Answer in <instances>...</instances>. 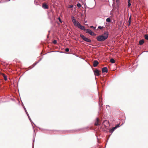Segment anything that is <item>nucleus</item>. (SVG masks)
I'll list each match as a JSON object with an SVG mask.
<instances>
[{"instance_id": "nucleus-1", "label": "nucleus", "mask_w": 148, "mask_h": 148, "mask_svg": "<svg viewBox=\"0 0 148 148\" xmlns=\"http://www.w3.org/2000/svg\"><path fill=\"white\" fill-rule=\"evenodd\" d=\"M71 19L74 25L81 30L86 31V33L89 34L91 36H95L96 34L94 33L92 30L90 29H86L84 26L82 25L81 24L75 19L73 16H71Z\"/></svg>"}, {"instance_id": "nucleus-2", "label": "nucleus", "mask_w": 148, "mask_h": 148, "mask_svg": "<svg viewBox=\"0 0 148 148\" xmlns=\"http://www.w3.org/2000/svg\"><path fill=\"white\" fill-rule=\"evenodd\" d=\"M108 31H105L103 34L100 35L96 37L97 40L99 42H103L108 38Z\"/></svg>"}, {"instance_id": "nucleus-3", "label": "nucleus", "mask_w": 148, "mask_h": 148, "mask_svg": "<svg viewBox=\"0 0 148 148\" xmlns=\"http://www.w3.org/2000/svg\"><path fill=\"white\" fill-rule=\"evenodd\" d=\"M80 37L84 41L86 42L91 43L92 42V40L91 39L81 34H80Z\"/></svg>"}, {"instance_id": "nucleus-4", "label": "nucleus", "mask_w": 148, "mask_h": 148, "mask_svg": "<svg viewBox=\"0 0 148 148\" xmlns=\"http://www.w3.org/2000/svg\"><path fill=\"white\" fill-rule=\"evenodd\" d=\"M88 128V127H85L79 129H75L73 130H70V131L72 133L75 132H78L82 130H84V129H87Z\"/></svg>"}, {"instance_id": "nucleus-5", "label": "nucleus", "mask_w": 148, "mask_h": 148, "mask_svg": "<svg viewBox=\"0 0 148 148\" xmlns=\"http://www.w3.org/2000/svg\"><path fill=\"white\" fill-rule=\"evenodd\" d=\"M94 73L95 76H99L100 75V71L98 69H96L93 71Z\"/></svg>"}, {"instance_id": "nucleus-6", "label": "nucleus", "mask_w": 148, "mask_h": 148, "mask_svg": "<svg viewBox=\"0 0 148 148\" xmlns=\"http://www.w3.org/2000/svg\"><path fill=\"white\" fill-rule=\"evenodd\" d=\"M32 126H33V130H34V134H33V143H32V148H34V140H35V136H36V133H35V131L34 130V126L32 125Z\"/></svg>"}, {"instance_id": "nucleus-7", "label": "nucleus", "mask_w": 148, "mask_h": 148, "mask_svg": "<svg viewBox=\"0 0 148 148\" xmlns=\"http://www.w3.org/2000/svg\"><path fill=\"white\" fill-rule=\"evenodd\" d=\"M42 7L45 9H48L49 8L48 5L45 3H43L42 4Z\"/></svg>"}, {"instance_id": "nucleus-8", "label": "nucleus", "mask_w": 148, "mask_h": 148, "mask_svg": "<svg viewBox=\"0 0 148 148\" xmlns=\"http://www.w3.org/2000/svg\"><path fill=\"white\" fill-rule=\"evenodd\" d=\"M103 125L105 127L107 126V125L109 124V122L108 120H105L103 122Z\"/></svg>"}, {"instance_id": "nucleus-9", "label": "nucleus", "mask_w": 148, "mask_h": 148, "mask_svg": "<svg viewBox=\"0 0 148 148\" xmlns=\"http://www.w3.org/2000/svg\"><path fill=\"white\" fill-rule=\"evenodd\" d=\"M102 73H107L108 72V69L106 67H103L102 69Z\"/></svg>"}, {"instance_id": "nucleus-10", "label": "nucleus", "mask_w": 148, "mask_h": 148, "mask_svg": "<svg viewBox=\"0 0 148 148\" xmlns=\"http://www.w3.org/2000/svg\"><path fill=\"white\" fill-rule=\"evenodd\" d=\"M99 63V62L97 60H94V61L93 63V66L94 67H97V65Z\"/></svg>"}, {"instance_id": "nucleus-11", "label": "nucleus", "mask_w": 148, "mask_h": 148, "mask_svg": "<svg viewBox=\"0 0 148 148\" xmlns=\"http://www.w3.org/2000/svg\"><path fill=\"white\" fill-rule=\"evenodd\" d=\"M100 125L99 121L98 118L96 119V121L95 123V126H98Z\"/></svg>"}, {"instance_id": "nucleus-12", "label": "nucleus", "mask_w": 148, "mask_h": 148, "mask_svg": "<svg viewBox=\"0 0 148 148\" xmlns=\"http://www.w3.org/2000/svg\"><path fill=\"white\" fill-rule=\"evenodd\" d=\"M99 109L100 110H101V107L103 105V104L102 103L101 104V100H100V96H99Z\"/></svg>"}, {"instance_id": "nucleus-13", "label": "nucleus", "mask_w": 148, "mask_h": 148, "mask_svg": "<svg viewBox=\"0 0 148 148\" xmlns=\"http://www.w3.org/2000/svg\"><path fill=\"white\" fill-rule=\"evenodd\" d=\"M144 42V41L143 39L140 40L139 41V45H142Z\"/></svg>"}, {"instance_id": "nucleus-14", "label": "nucleus", "mask_w": 148, "mask_h": 148, "mask_svg": "<svg viewBox=\"0 0 148 148\" xmlns=\"http://www.w3.org/2000/svg\"><path fill=\"white\" fill-rule=\"evenodd\" d=\"M89 0L91 2L92 4V3L94 4V3H95V5H94V6L93 7H92V8H91V9H92L93 8H94L95 7V6L96 4L95 1V0Z\"/></svg>"}, {"instance_id": "nucleus-15", "label": "nucleus", "mask_w": 148, "mask_h": 148, "mask_svg": "<svg viewBox=\"0 0 148 148\" xmlns=\"http://www.w3.org/2000/svg\"><path fill=\"white\" fill-rule=\"evenodd\" d=\"M120 126L119 125V124H118L115 126V127H113V129L115 130L117 128L119 127Z\"/></svg>"}, {"instance_id": "nucleus-16", "label": "nucleus", "mask_w": 148, "mask_h": 148, "mask_svg": "<svg viewBox=\"0 0 148 148\" xmlns=\"http://www.w3.org/2000/svg\"><path fill=\"white\" fill-rule=\"evenodd\" d=\"M34 4L36 5H39L40 4V2L39 1H37L36 0H35L34 1Z\"/></svg>"}, {"instance_id": "nucleus-17", "label": "nucleus", "mask_w": 148, "mask_h": 148, "mask_svg": "<svg viewBox=\"0 0 148 148\" xmlns=\"http://www.w3.org/2000/svg\"><path fill=\"white\" fill-rule=\"evenodd\" d=\"M22 105L23 106V108H24V109L26 114L27 115H28L29 114H28V112H27L25 108V106H24L23 104V103L22 104Z\"/></svg>"}, {"instance_id": "nucleus-18", "label": "nucleus", "mask_w": 148, "mask_h": 148, "mask_svg": "<svg viewBox=\"0 0 148 148\" xmlns=\"http://www.w3.org/2000/svg\"><path fill=\"white\" fill-rule=\"evenodd\" d=\"M28 118V119H29V121H30L32 123H33L34 124V125H35V126H36V125L32 122V120L31 118H30V116H29V114H28V115H27Z\"/></svg>"}, {"instance_id": "nucleus-19", "label": "nucleus", "mask_w": 148, "mask_h": 148, "mask_svg": "<svg viewBox=\"0 0 148 148\" xmlns=\"http://www.w3.org/2000/svg\"><path fill=\"white\" fill-rule=\"evenodd\" d=\"M110 62L111 63L113 64L115 63V60L114 59L111 58L110 60Z\"/></svg>"}, {"instance_id": "nucleus-20", "label": "nucleus", "mask_w": 148, "mask_h": 148, "mask_svg": "<svg viewBox=\"0 0 148 148\" xmlns=\"http://www.w3.org/2000/svg\"><path fill=\"white\" fill-rule=\"evenodd\" d=\"M106 21L108 23H110L111 22V19L110 18H107L106 20Z\"/></svg>"}, {"instance_id": "nucleus-21", "label": "nucleus", "mask_w": 148, "mask_h": 148, "mask_svg": "<svg viewBox=\"0 0 148 148\" xmlns=\"http://www.w3.org/2000/svg\"><path fill=\"white\" fill-rule=\"evenodd\" d=\"M3 76L4 79L5 81H6L7 80V76L6 75H5L3 74Z\"/></svg>"}, {"instance_id": "nucleus-22", "label": "nucleus", "mask_w": 148, "mask_h": 148, "mask_svg": "<svg viewBox=\"0 0 148 148\" xmlns=\"http://www.w3.org/2000/svg\"><path fill=\"white\" fill-rule=\"evenodd\" d=\"M39 62V61H38L37 62H35L32 65L33 67L32 68L34 67L35 65H36Z\"/></svg>"}, {"instance_id": "nucleus-23", "label": "nucleus", "mask_w": 148, "mask_h": 148, "mask_svg": "<svg viewBox=\"0 0 148 148\" xmlns=\"http://www.w3.org/2000/svg\"><path fill=\"white\" fill-rule=\"evenodd\" d=\"M145 38L147 40H148V35L147 34H145L144 36Z\"/></svg>"}, {"instance_id": "nucleus-24", "label": "nucleus", "mask_w": 148, "mask_h": 148, "mask_svg": "<svg viewBox=\"0 0 148 148\" xmlns=\"http://www.w3.org/2000/svg\"><path fill=\"white\" fill-rule=\"evenodd\" d=\"M114 131V130L113 129V128H112L110 129L109 132L110 133H112Z\"/></svg>"}, {"instance_id": "nucleus-25", "label": "nucleus", "mask_w": 148, "mask_h": 148, "mask_svg": "<svg viewBox=\"0 0 148 148\" xmlns=\"http://www.w3.org/2000/svg\"><path fill=\"white\" fill-rule=\"evenodd\" d=\"M104 28L103 26H99L98 27V29H102Z\"/></svg>"}, {"instance_id": "nucleus-26", "label": "nucleus", "mask_w": 148, "mask_h": 148, "mask_svg": "<svg viewBox=\"0 0 148 148\" xmlns=\"http://www.w3.org/2000/svg\"><path fill=\"white\" fill-rule=\"evenodd\" d=\"M39 129L40 130H41V131H48V130H47V129H44L40 128H39Z\"/></svg>"}, {"instance_id": "nucleus-27", "label": "nucleus", "mask_w": 148, "mask_h": 148, "mask_svg": "<svg viewBox=\"0 0 148 148\" xmlns=\"http://www.w3.org/2000/svg\"><path fill=\"white\" fill-rule=\"evenodd\" d=\"M130 0H128V7H129L131 6V3L130 2Z\"/></svg>"}, {"instance_id": "nucleus-28", "label": "nucleus", "mask_w": 148, "mask_h": 148, "mask_svg": "<svg viewBox=\"0 0 148 148\" xmlns=\"http://www.w3.org/2000/svg\"><path fill=\"white\" fill-rule=\"evenodd\" d=\"M77 6L78 8H80L81 7V4L80 3H78L77 4Z\"/></svg>"}, {"instance_id": "nucleus-29", "label": "nucleus", "mask_w": 148, "mask_h": 148, "mask_svg": "<svg viewBox=\"0 0 148 148\" xmlns=\"http://www.w3.org/2000/svg\"><path fill=\"white\" fill-rule=\"evenodd\" d=\"M90 27L91 28H93V29L95 30L96 29V27H94L92 25V26H90Z\"/></svg>"}, {"instance_id": "nucleus-30", "label": "nucleus", "mask_w": 148, "mask_h": 148, "mask_svg": "<svg viewBox=\"0 0 148 148\" xmlns=\"http://www.w3.org/2000/svg\"><path fill=\"white\" fill-rule=\"evenodd\" d=\"M73 6L72 5H70L69 6L68 8H72L73 7Z\"/></svg>"}, {"instance_id": "nucleus-31", "label": "nucleus", "mask_w": 148, "mask_h": 148, "mask_svg": "<svg viewBox=\"0 0 148 148\" xmlns=\"http://www.w3.org/2000/svg\"><path fill=\"white\" fill-rule=\"evenodd\" d=\"M53 43L54 44H56L57 43V40H54L53 41Z\"/></svg>"}, {"instance_id": "nucleus-32", "label": "nucleus", "mask_w": 148, "mask_h": 148, "mask_svg": "<svg viewBox=\"0 0 148 148\" xmlns=\"http://www.w3.org/2000/svg\"><path fill=\"white\" fill-rule=\"evenodd\" d=\"M116 4H119L120 0H116Z\"/></svg>"}, {"instance_id": "nucleus-33", "label": "nucleus", "mask_w": 148, "mask_h": 148, "mask_svg": "<svg viewBox=\"0 0 148 148\" xmlns=\"http://www.w3.org/2000/svg\"><path fill=\"white\" fill-rule=\"evenodd\" d=\"M69 49L68 48H66L65 49V51L66 52H69Z\"/></svg>"}, {"instance_id": "nucleus-34", "label": "nucleus", "mask_w": 148, "mask_h": 148, "mask_svg": "<svg viewBox=\"0 0 148 148\" xmlns=\"http://www.w3.org/2000/svg\"><path fill=\"white\" fill-rule=\"evenodd\" d=\"M116 7L118 9L119 7V4H116Z\"/></svg>"}, {"instance_id": "nucleus-35", "label": "nucleus", "mask_w": 148, "mask_h": 148, "mask_svg": "<svg viewBox=\"0 0 148 148\" xmlns=\"http://www.w3.org/2000/svg\"><path fill=\"white\" fill-rule=\"evenodd\" d=\"M131 21H128V23H129L128 26H129L130 25L131 23Z\"/></svg>"}, {"instance_id": "nucleus-36", "label": "nucleus", "mask_w": 148, "mask_h": 148, "mask_svg": "<svg viewBox=\"0 0 148 148\" xmlns=\"http://www.w3.org/2000/svg\"><path fill=\"white\" fill-rule=\"evenodd\" d=\"M111 135V134H110V135H109V137H108V138L107 139V141H106V143H107L108 141V140L109 138V137H110V136Z\"/></svg>"}, {"instance_id": "nucleus-37", "label": "nucleus", "mask_w": 148, "mask_h": 148, "mask_svg": "<svg viewBox=\"0 0 148 148\" xmlns=\"http://www.w3.org/2000/svg\"><path fill=\"white\" fill-rule=\"evenodd\" d=\"M131 16H130L129 17L128 21H131Z\"/></svg>"}, {"instance_id": "nucleus-38", "label": "nucleus", "mask_w": 148, "mask_h": 148, "mask_svg": "<svg viewBox=\"0 0 148 148\" xmlns=\"http://www.w3.org/2000/svg\"><path fill=\"white\" fill-rule=\"evenodd\" d=\"M59 21L60 22H61V23H62V21L61 20V19H60V18L59 17Z\"/></svg>"}, {"instance_id": "nucleus-39", "label": "nucleus", "mask_w": 148, "mask_h": 148, "mask_svg": "<svg viewBox=\"0 0 148 148\" xmlns=\"http://www.w3.org/2000/svg\"><path fill=\"white\" fill-rule=\"evenodd\" d=\"M42 58H40V59L38 61H39V62L41 60Z\"/></svg>"}, {"instance_id": "nucleus-40", "label": "nucleus", "mask_w": 148, "mask_h": 148, "mask_svg": "<svg viewBox=\"0 0 148 148\" xmlns=\"http://www.w3.org/2000/svg\"><path fill=\"white\" fill-rule=\"evenodd\" d=\"M143 52H148V51H144Z\"/></svg>"}, {"instance_id": "nucleus-41", "label": "nucleus", "mask_w": 148, "mask_h": 148, "mask_svg": "<svg viewBox=\"0 0 148 148\" xmlns=\"http://www.w3.org/2000/svg\"><path fill=\"white\" fill-rule=\"evenodd\" d=\"M66 131H63V133L64 132V133H65V132Z\"/></svg>"}, {"instance_id": "nucleus-42", "label": "nucleus", "mask_w": 148, "mask_h": 148, "mask_svg": "<svg viewBox=\"0 0 148 148\" xmlns=\"http://www.w3.org/2000/svg\"><path fill=\"white\" fill-rule=\"evenodd\" d=\"M49 36H48V35H47V38H49Z\"/></svg>"}, {"instance_id": "nucleus-43", "label": "nucleus", "mask_w": 148, "mask_h": 148, "mask_svg": "<svg viewBox=\"0 0 148 148\" xmlns=\"http://www.w3.org/2000/svg\"><path fill=\"white\" fill-rule=\"evenodd\" d=\"M53 52V51H50V52H49V53H51V52Z\"/></svg>"}, {"instance_id": "nucleus-44", "label": "nucleus", "mask_w": 148, "mask_h": 148, "mask_svg": "<svg viewBox=\"0 0 148 148\" xmlns=\"http://www.w3.org/2000/svg\"><path fill=\"white\" fill-rule=\"evenodd\" d=\"M115 0H112L113 1V2Z\"/></svg>"}, {"instance_id": "nucleus-45", "label": "nucleus", "mask_w": 148, "mask_h": 148, "mask_svg": "<svg viewBox=\"0 0 148 148\" xmlns=\"http://www.w3.org/2000/svg\"><path fill=\"white\" fill-rule=\"evenodd\" d=\"M55 51V52H58V51Z\"/></svg>"}, {"instance_id": "nucleus-46", "label": "nucleus", "mask_w": 148, "mask_h": 148, "mask_svg": "<svg viewBox=\"0 0 148 148\" xmlns=\"http://www.w3.org/2000/svg\"><path fill=\"white\" fill-rule=\"evenodd\" d=\"M10 0H8V1H10Z\"/></svg>"}, {"instance_id": "nucleus-47", "label": "nucleus", "mask_w": 148, "mask_h": 148, "mask_svg": "<svg viewBox=\"0 0 148 148\" xmlns=\"http://www.w3.org/2000/svg\"><path fill=\"white\" fill-rule=\"evenodd\" d=\"M89 45H92L90 44H89Z\"/></svg>"}, {"instance_id": "nucleus-48", "label": "nucleus", "mask_w": 148, "mask_h": 148, "mask_svg": "<svg viewBox=\"0 0 148 148\" xmlns=\"http://www.w3.org/2000/svg\"><path fill=\"white\" fill-rule=\"evenodd\" d=\"M97 137V139H98V138Z\"/></svg>"}]
</instances>
